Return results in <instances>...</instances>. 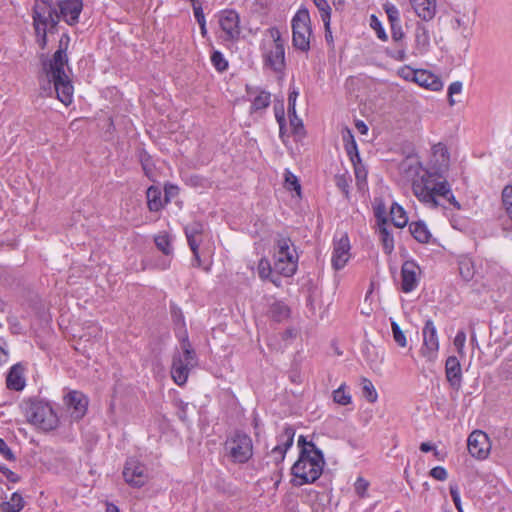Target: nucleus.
I'll use <instances>...</instances> for the list:
<instances>
[{"mask_svg": "<svg viewBox=\"0 0 512 512\" xmlns=\"http://www.w3.org/2000/svg\"><path fill=\"white\" fill-rule=\"evenodd\" d=\"M24 367L17 363L13 365L7 375L6 383L9 389L20 391L25 387Z\"/></svg>", "mask_w": 512, "mask_h": 512, "instance_id": "23", "label": "nucleus"}, {"mask_svg": "<svg viewBox=\"0 0 512 512\" xmlns=\"http://www.w3.org/2000/svg\"><path fill=\"white\" fill-rule=\"evenodd\" d=\"M415 83L432 91H440L443 88V82L441 79L430 71L424 69H418Z\"/></svg>", "mask_w": 512, "mask_h": 512, "instance_id": "22", "label": "nucleus"}, {"mask_svg": "<svg viewBox=\"0 0 512 512\" xmlns=\"http://www.w3.org/2000/svg\"><path fill=\"white\" fill-rule=\"evenodd\" d=\"M462 82L460 81H455L453 83H451L448 87V96H449V104L450 105H454L455 104V101L453 100L452 96L454 94H460L462 92Z\"/></svg>", "mask_w": 512, "mask_h": 512, "instance_id": "51", "label": "nucleus"}, {"mask_svg": "<svg viewBox=\"0 0 512 512\" xmlns=\"http://www.w3.org/2000/svg\"><path fill=\"white\" fill-rule=\"evenodd\" d=\"M69 37L63 35L59 42V47L50 59L42 62L44 81L42 90L46 95L56 94L58 100L65 106L73 101L74 87L70 76L67 73L68 68V47Z\"/></svg>", "mask_w": 512, "mask_h": 512, "instance_id": "2", "label": "nucleus"}, {"mask_svg": "<svg viewBox=\"0 0 512 512\" xmlns=\"http://www.w3.org/2000/svg\"><path fill=\"white\" fill-rule=\"evenodd\" d=\"M387 53L391 58H393L397 61H405L407 58L406 50H405L403 43L396 44L395 50L388 51Z\"/></svg>", "mask_w": 512, "mask_h": 512, "instance_id": "47", "label": "nucleus"}, {"mask_svg": "<svg viewBox=\"0 0 512 512\" xmlns=\"http://www.w3.org/2000/svg\"><path fill=\"white\" fill-rule=\"evenodd\" d=\"M423 345L421 347V353L428 360H434L437 357L439 351V339L437 334L436 326L431 319L425 322L422 329Z\"/></svg>", "mask_w": 512, "mask_h": 512, "instance_id": "13", "label": "nucleus"}, {"mask_svg": "<svg viewBox=\"0 0 512 512\" xmlns=\"http://www.w3.org/2000/svg\"><path fill=\"white\" fill-rule=\"evenodd\" d=\"M431 164L430 169L424 170L413 180L412 190L415 197L430 208L438 207V198H443L459 208L444 176L450 165V155L444 144L438 143L432 147Z\"/></svg>", "mask_w": 512, "mask_h": 512, "instance_id": "1", "label": "nucleus"}, {"mask_svg": "<svg viewBox=\"0 0 512 512\" xmlns=\"http://www.w3.org/2000/svg\"><path fill=\"white\" fill-rule=\"evenodd\" d=\"M457 263H458L460 276L465 281L472 280L475 275V272H476L475 264H474L472 258L469 257L468 255H461L458 257Z\"/></svg>", "mask_w": 512, "mask_h": 512, "instance_id": "27", "label": "nucleus"}, {"mask_svg": "<svg viewBox=\"0 0 512 512\" xmlns=\"http://www.w3.org/2000/svg\"><path fill=\"white\" fill-rule=\"evenodd\" d=\"M350 249V241L346 234L334 240L331 264L335 270H341L345 267L351 257Z\"/></svg>", "mask_w": 512, "mask_h": 512, "instance_id": "16", "label": "nucleus"}, {"mask_svg": "<svg viewBox=\"0 0 512 512\" xmlns=\"http://www.w3.org/2000/svg\"><path fill=\"white\" fill-rule=\"evenodd\" d=\"M225 450L234 463H246L253 456L252 439L243 432H236L226 440Z\"/></svg>", "mask_w": 512, "mask_h": 512, "instance_id": "10", "label": "nucleus"}, {"mask_svg": "<svg viewBox=\"0 0 512 512\" xmlns=\"http://www.w3.org/2000/svg\"><path fill=\"white\" fill-rule=\"evenodd\" d=\"M420 450L422 452H424V453H427V452H430V451H434L435 452V456H438V452L436 451L435 447L431 443H429V442L421 443Z\"/></svg>", "mask_w": 512, "mask_h": 512, "instance_id": "64", "label": "nucleus"}, {"mask_svg": "<svg viewBox=\"0 0 512 512\" xmlns=\"http://www.w3.org/2000/svg\"><path fill=\"white\" fill-rule=\"evenodd\" d=\"M298 267V254L294 244L289 238L281 237L277 240L274 270L285 277L295 274Z\"/></svg>", "mask_w": 512, "mask_h": 512, "instance_id": "8", "label": "nucleus"}, {"mask_svg": "<svg viewBox=\"0 0 512 512\" xmlns=\"http://www.w3.org/2000/svg\"><path fill=\"white\" fill-rule=\"evenodd\" d=\"M122 474L125 482L133 488H141L149 480L146 465L133 457L126 460Z\"/></svg>", "mask_w": 512, "mask_h": 512, "instance_id": "11", "label": "nucleus"}, {"mask_svg": "<svg viewBox=\"0 0 512 512\" xmlns=\"http://www.w3.org/2000/svg\"><path fill=\"white\" fill-rule=\"evenodd\" d=\"M142 168H143V171H144L145 175L149 179L153 180L152 170H151V167L149 165L148 159L142 160Z\"/></svg>", "mask_w": 512, "mask_h": 512, "instance_id": "63", "label": "nucleus"}, {"mask_svg": "<svg viewBox=\"0 0 512 512\" xmlns=\"http://www.w3.org/2000/svg\"><path fill=\"white\" fill-rule=\"evenodd\" d=\"M333 401L342 406H346L352 402V396L347 390L346 384H341L333 391Z\"/></svg>", "mask_w": 512, "mask_h": 512, "instance_id": "34", "label": "nucleus"}, {"mask_svg": "<svg viewBox=\"0 0 512 512\" xmlns=\"http://www.w3.org/2000/svg\"><path fill=\"white\" fill-rule=\"evenodd\" d=\"M391 329L393 334L394 341L400 346V347H406L407 345V339L404 334V332L401 330L398 323L394 320H391Z\"/></svg>", "mask_w": 512, "mask_h": 512, "instance_id": "38", "label": "nucleus"}, {"mask_svg": "<svg viewBox=\"0 0 512 512\" xmlns=\"http://www.w3.org/2000/svg\"><path fill=\"white\" fill-rule=\"evenodd\" d=\"M445 374L451 387L458 390L462 383V370L460 362L456 356H449L446 359Z\"/></svg>", "mask_w": 512, "mask_h": 512, "instance_id": "20", "label": "nucleus"}, {"mask_svg": "<svg viewBox=\"0 0 512 512\" xmlns=\"http://www.w3.org/2000/svg\"><path fill=\"white\" fill-rule=\"evenodd\" d=\"M33 27L36 41L41 49L47 45V34L57 31V6L51 0H35L32 9Z\"/></svg>", "mask_w": 512, "mask_h": 512, "instance_id": "4", "label": "nucleus"}, {"mask_svg": "<svg viewBox=\"0 0 512 512\" xmlns=\"http://www.w3.org/2000/svg\"><path fill=\"white\" fill-rule=\"evenodd\" d=\"M368 488V482L364 480L363 478L357 479L355 483V490L361 497L364 496V493L366 492Z\"/></svg>", "mask_w": 512, "mask_h": 512, "instance_id": "59", "label": "nucleus"}, {"mask_svg": "<svg viewBox=\"0 0 512 512\" xmlns=\"http://www.w3.org/2000/svg\"><path fill=\"white\" fill-rule=\"evenodd\" d=\"M416 15L423 21H431L437 10L436 0H409Z\"/></svg>", "mask_w": 512, "mask_h": 512, "instance_id": "21", "label": "nucleus"}, {"mask_svg": "<svg viewBox=\"0 0 512 512\" xmlns=\"http://www.w3.org/2000/svg\"><path fill=\"white\" fill-rule=\"evenodd\" d=\"M390 215L392 223L394 224L395 227L403 228L406 226L408 222V217L406 215V212L400 205L394 203L391 206Z\"/></svg>", "mask_w": 512, "mask_h": 512, "instance_id": "32", "label": "nucleus"}, {"mask_svg": "<svg viewBox=\"0 0 512 512\" xmlns=\"http://www.w3.org/2000/svg\"><path fill=\"white\" fill-rule=\"evenodd\" d=\"M181 352L173 355L171 376L178 386H182L187 382L190 371L197 366V356L188 338H184L181 342Z\"/></svg>", "mask_w": 512, "mask_h": 512, "instance_id": "5", "label": "nucleus"}, {"mask_svg": "<svg viewBox=\"0 0 512 512\" xmlns=\"http://www.w3.org/2000/svg\"><path fill=\"white\" fill-rule=\"evenodd\" d=\"M300 453L298 460L291 468V473L296 479L295 485L313 483L321 476L325 465L322 451L316 445L307 441L303 435L298 438Z\"/></svg>", "mask_w": 512, "mask_h": 512, "instance_id": "3", "label": "nucleus"}, {"mask_svg": "<svg viewBox=\"0 0 512 512\" xmlns=\"http://www.w3.org/2000/svg\"><path fill=\"white\" fill-rule=\"evenodd\" d=\"M449 491H450V495H451L452 501H453L456 509L459 512H463L462 511V506H461V498H460V492H459L458 485L457 484H451L450 487H449Z\"/></svg>", "mask_w": 512, "mask_h": 512, "instance_id": "49", "label": "nucleus"}, {"mask_svg": "<svg viewBox=\"0 0 512 512\" xmlns=\"http://www.w3.org/2000/svg\"><path fill=\"white\" fill-rule=\"evenodd\" d=\"M27 420L43 431H51L58 426L59 419L52 406L44 401H31L25 409Z\"/></svg>", "mask_w": 512, "mask_h": 512, "instance_id": "6", "label": "nucleus"}, {"mask_svg": "<svg viewBox=\"0 0 512 512\" xmlns=\"http://www.w3.org/2000/svg\"><path fill=\"white\" fill-rule=\"evenodd\" d=\"M398 73L403 79L415 82L418 70L412 69L409 66H404L399 70Z\"/></svg>", "mask_w": 512, "mask_h": 512, "instance_id": "50", "label": "nucleus"}, {"mask_svg": "<svg viewBox=\"0 0 512 512\" xmlns=\"http://www.w3.org/2000/svg\"><path fill=\"white\" fill-rule=\"evenodd\" d=\"M420 267L414 260H407L401 267V290L404 293L414 291L419 284Z\"/></svg>", "mask_w": 512, "mask_h": 512, "instance_id": "17", "label": "nucleus"}, {"mask_svg": "<svg viewBox=\"0 0 512 512\" xmlns=\"http://www.w3.org/2000/svg\"><path fill=\"white\" fill-rule=\"evenodd\" d=\"M310 15L306 8H300L292 18V44L294 48L302 52L310 49L312 29Z\"/></svg>", "mask_w": 512, "mask_h": 512, "instance_id": "9", "label": "nucleus"}, {"mask_svg": "<svg viewBox=\"0 0 512 512\" xmlns=\"http://www.w3.org/2000/svg\"><path fill=\"white\" fill-rule=\"evenodd\" d=\"M193 6V12H194V17L197 21L198 24H202V23H205V17H204V13H203V9L201 7V5L197 2L195 4H192Z\"/></svg>", "mask_w": 512, "mask_h": 512, "instance_id": "58", "label": "nucleus"}, {"mask_svg": "<svg viewBox=\"0 0 512 512\" xmlns=\"http://www.w3.org/2000/svg\"><path fill=\"white\" fill-rule=\"evenodd\" d=\"M186 237L202 236L204 227L200 222H193L184 229Z\"/></svg>", "mask_w": 512, "mask_h": 512, "instance_id": "46", "label": "nucleus"}, {"mask_svg": "<svg viewBox=\"0 0 512 512\" xmlns=\"http://www.w3.org/2000/svg\"><path fill=\"white\" fill-rule=\"evenodd\" d=\"M412 236L420 243H429L432 237L426 224L422 221L412 222L409 225Z\"/></svg>", "mask_w": 512, "mask_h": 512, "instance_id": "29", "label": "nucleus"}, {"mask_svg": "<svg viewBox=\"0 0 512 512\" xmlns=\"http://www.w3.org/2000/svg\"><path fill=\"white\" fill-rule=\"evenodd\" d=\"M190 250L193 253V266H201V258L199 254V246L202 243V236L186 237Z\"/></svg>", "mask_w": 512, "mask_h": 512, "instance_id": "35", "label": "nucleus"}, {"mask_svg": "<svg viewBox=\"0 0 512 512\" xmlns=\"http://www.w3.org/2000/svg\"><path fill=\"white\" fill-rule=\"evenodd\" d=\"M218 22L227 39H235L240 35V18L232 9H226L219 13Z\"/></svg>", "mask_w": 512, "mask_h": 512, "instance_id": "18", "label": "nucleus"}, {"mask_svg": "<svg viewBox=\"0 0 512 512\" xmlns=\"http://www.w3.org/2000/svg\"><path fill=\"white\" fill-rule=\"evenodd\" d=\"M0 472L7 478L8 481L17 483L20 481V477L18 474L10 470L5 465L0 466Z\"/></svg>", "mask_w": 512, "mask_h": 512, "instance_id": "57", "label": "nucleus"}, {"mask_svg": "<svg viewBox=\"0 0 512 512\" xmlns=\"http://www.w3.org/2000/svg\"><path fill=\"white\" fill-rule=\"evenodd\" d=\"M313 3L317 7L320 18L324 23L326 32L330 33V21H331V7L327 0H313Z\"/></svg>", "mask_w": 512, "mask_h": 512, "instance_id": "31", "label": "nucleus"}, {"mask_svg": "<svg viewBox=\"0 0 512 512\" xmlns=\"http://www.w3.org/2000/svg\"><path fill=\"white\" fill-rule=\"evenodd\" d=\"M148 209L151 212H158L163 208L162 192L157 186H150L146 192Z\"/></svg>", "mask_w": 512, "mask_h": 512, "instance_id": "28", "label": "nucleus"}, {"mask_svg": "<svg viewBox=\"0 0 512 512\" xmlns=\"http://www.w3.org/2000/svg\"><path fill=\"white\" fill-rule=\"evenodd\" d=\"M0 455L3 456V458L8 461L15 460L14 453L12 452V450L9 448L7 443L2 438H0Z\"/></svg>", "mask_w": 512, "mask_h": 512, "instance_id": "53", "label": "nucleus"}, {"mask_svg": "<svg viewBox=\"0 0 512 512\" xmlns=\"http://www.w3.org/2000/svg\"><path fill=\"white\" fill-rule=\"evenodd\" d=\"M467 448L472 457L486 459L491 449L488 435L480 430L473 431L468 437Z\"/></svg>", "mask_w": 512, "mask_h": 512, "instance_id": "14", "label": "nucleus"}, {"mask_svg": "<svg viewBox=\"0 0 512 512\" xmlns=\"http://www.w3.org/2000/svg\"><path fill=\"white\" fill-rule=\"evenodd\" d=\"M376 216L379 220L378 224V233L380 240L383 244V249L385 253L390 254L394 249V239L393 236L387 229V222L385 218H380L379 212L376 213Z\"/></svg>", "mask_w": 512, "mask_h": 512, "instance_id": "25", "label": "nucleus"}, {"mask_svg": "<svg viewBox=\"0 0 512 512\" xmlns=\"http://www.w3.org/2000/svg\"><path fill=\"white\" fill-rule=\"evenodd\" d=\"M155 244L157 248L165 255L172 254L173 248L171 245V239L167 234H160L155 237Z\"/></svg>", "mask_w": 512, "mask_h": 512, "instance_id": "37", "label": "nucleus"}, {"mask_svg": "<svg viewBox=\"0 0 512 512\" xmlns=\"http://www.w3.org/2000/svg\"><path fill=\"white\" fill-rule=\"evenodd\" d=\"M294 436L295 430L291 426H285L282 432L277 435V444L270 453L276 465L284 461L287 451L293 445Z\"/></svg>", "mask_w": 512, "mask_h": 512, "instance_id": "15", "label": "nucleus"}, {"mask_svg": "<svg viewBox=\"0 0 512 512\" xmlns=\"http://www.w3.org/2000/svg\"><path fill=\"white\" fill-rule=\"evenodd\" d=\"M391 26V36L395 44L402 43V39L404 37V33L402 31L401 23H397Z\"/></svg>", "mask_w": 512, "mask_h": 512, "instance_id": "54", "label": "nucleus"}, {"mask_svg": "<svg viewBox=\"0 0 512 512\" xmlns=\"http://www.w3.org/2000/svg\"><path fill=\"white\" fill-rule=\"evenodd\" d=\"M430 46V35L428 29L418 24L415 28V55H422L428 51Z\"/></svg>", "mask_w": 512, "mask_h": 512, "instance_id": "24", "label": "nucleus"}, {"mask_svg": "<svg viewBox=\"0 0 512 512\" xmlns=\"http://www.w3.org/2000/svg\"><path fill=\"white\" fill-rule=\"evenodd\" d=\"M268 314L272 320L282 322L290 316V309L284 302L275 300L270 304Z\"/></svg>", "mask_w": 512, "mask_h": 512, "instance_id": "26", "label": "nucleus"}, {"mask_svg": "<svg viewBox=\"0 0 512 512\" xmlns=\"http://www.w3.org/2000/svg\"><path fill=\"white\" fill-rule=\"evenodd\" d=\"M466 343V333L464 330H459L456 333V336L454 338L453 344L455 348L457 349V352L460 354V356H464V347Z\"/></svg>", "mask_w": 512, "mask_h": 512, "instance_id": "45", "label": "nucleus"}, {"mask_svg": "<svg viewBox=\"0 0 512 512\" xmlns=\"http://www.w3.org/2000/svg\"><path fill=\"white\" fill-rule=\"evenodd\" d=\"M299 95V92L296 89H293L289 92L288 95V115H292L295 113L296 100Z\"/></svg>", "mask_w": 512, "mask_h": 512, "instance_id": "56", "label": "nucleus"}, {"mask_svg": "<svg viewBox=\"0 0 512 512\" xmlns=\"http://www.w3.org/2000/svg\"><path fill=\"white\" fill-rule=\"evenodd\" d=\"M54 4L57 6L58 21L63 20L70 26L79 22L83 10L82 0H59Z\"/></svg>", "mask_w": 512, "mask_h": 512, "instance_id": "12", "label": "nucleus"}, {"mask_svg": "<svg viewBox=\"0 0 512 512\" xmlns=\"http://www.w3.org/2000/svg\"><path fill=\"white\" fill-rule=\"evenodd\" d=\"M211 62L219 72H223L228 68V62L220 51H214L212 53Z\"/></svg>", "mask_w": 512, "mask_h": 512, "instance_id": "39", "label": "nucleus"}, {"mask_svg": "<svg viewBox=\"0 0 512 512\" xmlns=\"http://www.w3.org/2000/svg\"><path fill=\"white\" fill-rule=\"evenodd\" d=\"M370 25L376 31L377 37L379 39H381L383 41L387 40L386 32H385L384 28L382 27L380 21L377 19V17L375 15L371 16Z\"/></svg>", "mask_w": 512, "mask_h": 512, "instance_id": "48", "label": "nucleus"}, {"mask_svg": "<svg viewBox=\"0 0 512 512\" xmlns=\"http://www.w3.org/2000/svg\"><path fill=\"white\" fill-rule=\"evenodd\" d=\"M74 420H80L87 412L88 398L79 391H70L64 398Z\"/></svg>", "mask_w": 512, "mask_h": 512, "instance_id": "19", "label": "nucleus"}, {"mask_svg": "<svg viewBox=\"0 0 512 512\" xmlns=\"http://www.w3.org/2000/svg\"><path fill=\"white\" fill-rule=\"evenodd\" d=\"M384 10L387 14L390 25H395L397 23H401L399 10L394 4H391V3L385 4Z\"/></svg>", "mask_w": 512, "mask_h": 512, "instance_id": "41", "label": "nucleus"}, {"mask_svg": "<svg viewBox=\"0 0 512 512\" xmlns=\"http://www.w3.org/2000/svg\"><path fill=\"white\" fill-rule=\"evenodd\" d=\"M361 384L364 398L370 403H374L378 398V394L373 383L369 379L363 378Z\"/></svg>", "mask_w": 512, "mask_h": 512, "instance_id": "36", "label": "nucleus"}, {"mask_svg": "<svg viewBox=\"0 0 512 512\" xmlns=\"http://www.w3.org/2000/svg\"><path fill=\"white\" fill-rule=\"evenodd\" d=\"M25 506V501L21 494L14 492L10 500L0 503V512H20Z\"/></svg>", "mask_w": 512, "mask_h": 512, "instance_id": "30", "label": "nucleus"}, {"mask_svg": "<svg viewBox=\"0 0 512 512\" xmlns=\"http://www.w3.org/2000/svg\"><path fill=\"white\" fill-rule=\"evenodd\" d=\"M178 193V187L172 184L165 186V200L169 201L170 197H174Z\"/></svg>", "mask_w": 512, "mask_h": 512, "instance_id": "60", "label": "nucleus"}, {"mask_svg": "<svg viewBox=\"0 0 512 512\" xmlns=\"http://www.w3.org/2000/svg\"><path fill=\"white\" fill-rule=\"evenodd\" d=\"M8 359V344L4 338L0 337V366L6 364L8 362Z\"/></svg>", "mask_w": 512, "mask_h": 512, "instance_id": "55", "label": "nucleus"}, {"mask_svg": "<svg viewBox=\"0 0 512 512\" xmlns=\"http://www.w3.org/2000/svg\"><path fill=\"white\" fill-rule=\"evenodd\" d=\"M285 186L289 190H294L298 194L300 193L301 185L298 178L290 171H286L285 173Z\"/></svg>", "mask_w": 512, "mask_h": 512, "instance_id": "44", "label": "nucleus"}, {"mask_svg": "<svg viewBox=\"0 0 512 512\" xmlns=\"http://www.w3.org/2000/svg\"><path fill=\"white\" fill-rule=\"evenodd\" d=\"M271 103V94L267 91H260V93L253 99L251 104V112H258L265 110Z\"/></svg>", "mask_w": 512, "mask_h": 512, "instance_id": "33", "label": "nucleus"}, {"mask_svg": "<svg viewBox=\"0 0 512 512\" xmlns=\"http://www.w3.org/2000/svg\"><path fill=\"white\" fill-rule=\"evenodd\" d=\"M345 148H346L347 154L349 155V157L353 163H355V158H357V160H359L357 144L354 140L353 135L350 133V131H348V140L346 142Z\"/></svg>", "mask_w": 512, "mask_h": 512, "instance_id": "42", "label": "nucleus"}, {"mask_svg": "<svg viewBox=\"0 0 512 512\" xmlns=\"http://www.w3.org/2000/svg\"><path fill=\"white\" fill-rule=\"evenodd\" d=\"M503 206L512 221V186H506L502 191Z\"/></svg>", "mask_w": 512, "mask_h": 512, "instance_id": "40", "label": "nucleus"}, {"mask_svg": "<svg viewBox=\"0 0 512 512\" xmlns=\"http://www.w3.org/2000/svg\"><path fill=\"white\" fill-rule=\"evenodd\" d=\"M290 118V124L293 126L295 132H298V128L302 129L303 124L301 119L297 116L296 112L292 115H289Z\"/></svg>", "mask_w": 512, "mask_h": 512, "instance_id": "61", "label": "nucleus"}, {"mask_svg": "<svg viewBox=\"0 0 512 512\" xmlns=\"http://www.w3.org/2000/svg\"><path fill=\"white\" fill-rule=\"evenodd\" d=\"M430 476L438 481H445L448 477L446 469L442 466H436L429 472Z\"/></svg>", "mask_w": 512, "mask_h": 512, "instance_id": "52", "label": "nucleus"}, {"mask_svg": "<svg viewBox=\"0 0 512 512\" xmlns=\"http://www.w3.org/2000/svg\"><path fill=\"white\" fill-rule=\"evenodd\" d=\"M257 270L259 277L264 280L268 279L273 274L270 262L266 258H262L259 261Z\"/></svg>", "mask_w": 512, "mask_h": 512, "instance_id": "43", "label": "nucleus"}, {"mask_svg": "<svg viewBox=\"0 0 512 512\" xmlns=\"http://www.w3.org/2000/svg\"><path fill=\"white\" fill-rule=\"evenodd\" d=\"M336 185L339 187L343 192H348V182L344 175L337 176L336 177Z\"/></svg>", "mask_w": 512, "mask_h": 512, "instance_id": "62", "label": "nucleus"}, {"mask_svg": "<svg viewBox=\"0 0 512 512\" xmlns=\"http://www.w3.org/2000/svg\"><path fill=\"white\" fill-rule=\"evenodd\" d=\"M271 40L264 43V65L274 72H281L285 67V47L280 30L277 27L268 29Z\"/></svg>", "mask_w": 512, "mask_h": 512, "instance_id": "7", "label": "nucleus"}]
</instances>
